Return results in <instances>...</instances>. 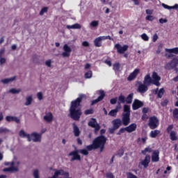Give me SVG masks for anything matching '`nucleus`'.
Returning a JSON list of instances; mask_svg holds the SVG:
<instances>
[{
    "label": "nucleus",
    "mask_w": 178,
    "mask_h": 178,
    "mask_svg": "<svg viewBox=\"0 0 178 178\" xmlns=\"http://www.w3.org/2000/svg\"><path fill=\"white\" fill-rule=\"evenodd\" d=\"M104 63H106V65H108V66H112V62H111V60H104Z\"/></svg>",
    "instance_id": "nucleus-60"
},
{
    "label": "nucleus",
    "mask_w": 178,
    "mask_h": 178,
    "mask_svg": "<svg viewBox=\"0 0 178 178\" xmlns=\"http://www.w3.org/2000/svg\"><path fill=\"white\" fill-rule=\"evenodd\" d=\"M73 129H74V134L75 137H79V136H80V129H79V127H77V125L74 124Z\"/></svg>",
    "instance_id": "nucleus-32"
},
{
    "label": "nucleus",
    "mask_w": 178,
    "mask_h": 178,
    "mask_svg": "<svg viewBox=\"0 0 178 178\" xmlns=\"http://www.w3.org/2000/svg\"><path fill=\"white\" fill-rule=\"evenodd\" d=\"M162 134H161V131L156 129L154 131H152L149 134V136L151 138H156L158 136H161Z\"/></svg>",
    "instance_id": "nucleus-28"
},
{
    "label": "nucleus",
    "mask_w": 178,
    "mask_h": 178,
    "mask_svg": "<svg viewBox=\"0 0 178 178\" xmlns=\"http://www.w3.org/2000/svg\"><path fill=\"white\" fill-rule=\"evenodd\" d=\"M43 119L47 123H51L54 120V115L51 113H47L43 117Z\"/></svg>",
    "instance_id": "nucleus-20"
},
{
    "label": "nucleus",
    "mask_w": 178,
    "mask_h": 178,
    "mask_svg": "<svg viewBox=\"0 0 178 178\" xmlns=\"http://www.w3.org/2000/svg\"><path fill=\"white\" fill-rule=\"evenodd\" d=\"M152 84H154V86H156V87H159V86H161V76H159V75H158V73L154 72L152 73Z\"/></svg>",
    "instance_id": "nucleus-10"
},
{
    "label": "nucleus",
    "mask_w": 178,
    "mask_h": 178,
    "mask_svg": "<svg viewBox=\"0 0 178 178\" xmlns=\"http://www.w3.org/2000/svg\"><path fill=\"white\" fill-rule=\"evenodd\" d=\"M154 19L155 17H154L153 15H147L145 17V20H148L149 22H154Z\"/></svg>",
    "instance_id": "nucleus-46"
},
{
    "label": "nucleus",
    "mask_w": 178,
    "mask_h": 178,
    "mask_svg": "<svg viewBox=\"0 0 178 178\" xmlns=\"http://www.w3.org/2000/svg\"><path fill=\"white\" fill-rule=\"evenodd\" d=\"M168 52H171V54H175V55H178V47L172 48V49H169Z\"/></svg>",
    "instance_id": "nucleus-39"
},
{
    "label": "nucleus",
    "mask_w": 178,
    "mask_h": 178,
    "mask_svg": "<svg viewBox=\"0 0 178 178\" xmlns=\"http://www.w3.org/2000/svg\"><path fill=\"white\" fill-rule=\"evenodd\" d=\"M143 83L147 86H149L150 84H152V78H151V75L149 74H147L145 76Z\"/></svg>",
    "instance_id": "nucleus-21"
},
{
    "label": "nucleus",
    "mask_w": 178,
    "mask_h": 178,
    "mask_svg": "<svg viewBox=\"0 0 178 178\" xmlns=\"http://www.w3.org/2000/svg\"><path fill=\"white\" fill-rule=\"evenodd\" d=\"M126 102V97L124 95H121L118 97V104H119L118 106H120V104H124Z\"/></svg>",
    "instance_id": "nucleus-34"
},
{
    "label": "nucleus",
    "mask_w": 178,
    "mask_h": 178,
    "mask_svg": "<svg viewBox=\"0 0 178 178\" xmlns=\"http://www.w3.org/2000/svg\"><path fill=\"white\" fill-rule=\"evenodd\" d=\"M136 129H137V124L133 123V124H131L129 126L125 127V131H127V133H133V131H136Z\"/></svg>",
    "instance_id": "nucleus-18"
},
{
    "label": "nucleus",
    "mask_w": 178,
    "mask_h": 178,
    "mask_svg": "<svg viewBox=\"0 0 178 178\" xmlns=\"http://www.w3.org/2000/svg\"><path fill=\"white\" fill-rule=\"evenodd\" d=\"M173 116L175 119H178V108H175L173 111Z\"/></svg>",
    "instance_id": "nucleus-50"
},
{
    "label": "nucleus",
    "mask_w": 178,
    "mask_h": 178,
    "mask_svg": "<svg viewBox=\"0 0 178 178\" xmlns=\"http://www.w3.org/2000/svg\"><path fill=\"white\" fill-rule=\"evenodd\" d=\"M127 178H138L137 176L134 175L131 172H127Z\"/></svg>",
    "instance_id": "nucleus-48"
},
{
    "label": "nucleus",
    "mask_w": 178,
    "mask_h": 178,
    "mask_svg": "<svg viewBox=\"0 0 178 178\" xmlns=\"http://www.w3.org/2000/svg\"><path fill=\"white\" fill-rule=\"evenodd\" d=\"M106 143V138L104 136H100L93 140L92 145L86 146V148L88 151H92V149H98V148H100V151L102 152Z\"/></svg>",
    "instance_id": "nucleus-2"
},
{
    "label": "nucleus",
    "mask_w": 178,
    "mask_h": 178,
    "mask_svg": "<svg viewBox=\"0 0 178 178\" xmlns=\"http://www.w3.org/2000/svg\"><path fill=\"white\" fill-rule=\"evenodd\" d=\"M22 91L21 89L12 88L9 90L11 94H19Z\"/></svg>",
    "instance_id": "nucleus-40"
},
{
    "label": "nucleus",
    "mask_w": 178,
    "mask_h": 178,
    "mask_svg": "<svg viewBox=\"0 0 178 178\" xmlns=\"http://www.w3.org/2000/svg\"><path fill=\"white\" fill-rule=\"evenodd\" d=\"M140 73L139 69H135L133 72H131L129 76L127 77L128 81H133L138 76V74Z\"/></svg>",
    "instance_id": "nucleus-13"
},
{
    "label": "nucleus",
    "mask_w": 178,
    "mask_h": 178,
    "mask_svg": "<svg viewBox=\"0 0 178 178\" xmlns=\"http://www.w3.org/2000/svg\"><path fill=\"white\" fill-rule=\"evenodd\" d=\"M152 151V149L151 148L146 147L144 150L142 151V154L145 155V154H147V152H151Z\"/></svg>",
    "instance_id": "nucleus-49"
},
{
    "label": "nucleus",
    "mask_w": 178,
    "mask_h": 178,
    "mask_svg": "<svg viewBox=\"0 0 178 178\" xmlns=\"http://www.w3.org/2000/svg\"><path fill=\"white\" fill-rule=\"evenodd\" d=\"M162 6H163V8H164V9H168L169 10H170V9H177L178 8V4H175L173 6H170L165 3H162Z\"/></svg>",
    "instance_id": "nucleus-33"
},
{
    "label": "nucleus",
    "mask_w": 178,
    "mask_h": 178,
    "mask_svg": "<svg viewBox=\"0 0 178 178\" xmlns=\"http://www.w3.org/2000/svg\"><path fill=\"white\" fill-rule=\"evenodd\" d=\"M37 97H38V99H39V101H41L43 98L42 92H38Z\"/></svg>",
    "instance_id": "nucleus-54"
},
{
    "label": "nucleus",
    "mask_w": 178,
    "mask_h": 178,
    "mask_svg": "<svg viewBox=\"0 0 178 178\" xmlns=\"http://www.w3.org/2000/svg\"><path fill=\"white\" fill-rule=\"evenodd\" d=\"M33 175L34 178H40V172L38 170H34Z\"/></svg>",
    "instance_id": "nucleus-44"
},
{
    "label": "nucleus",
    "mask_w": 178,
    "mask_h": 178,
    "mask_svg": "<svg viewBox=\"0 0 178 178\" xmlns=\"http://www.w3.org/2000/svg\"><path fill=\"white\" fill-rule=\"evenodd\" d=\"M52 63V61L51 60H48L45 62V65L46 66H47L48 67H51V65Z\"/></svg>",
    "instance_id": "nucleus-56"
},
{
    "label": "nucleus",
    "mask_w": 178,
    "mask_h": 178,
    "mask_svg": "<svg viewBox=\"0 0 178 178\" xmlns=\"http://www.w3.org/2000/svg\"><path fill=\"white\" fill-rule=\"evenodd\" d=\"M140 37L144 41H148L149 40V37L146 33H143Z\"/></svg>",
    "instance_id": "nucleus-47"
},
{
    "label": "nucleus",
    "mask_w": 178,
    "mask_h": 178,
    "mask_svg": "<svg viewBox=\"0 0 178 178\" xmlns=\"http://www.w3.org/2000/svg\"><path fill=\"white\" fill-rule=\"evenodd\" d=\"M88 126L95 129V133L99 131V130L101 129V126H99V124L97 122V120L95 118H92L90 120V121L88 122Z\"/></svg>",
    "instance_id": "nucleus-11"
},
{
    "label": "nucleus",
    "mask_w": 178,
    "mask_h": 178,
    "mask_svg": "<svg viewBox=\"0 0 178 178\" xmlns=\"http://www.w3.org/2000/svg\"><path fill=\"white\" fill-rule=\"evenodd\" d=\"M159 22L161 24H163V23H168V19H164L163 18H161L159 19Z\"/></svg>",
    "instance_id": "nucleus-58"
},
{
    "label": "nucleus",
    "mask_w": 178,
    "mask_h": 178,
    "mask_svg": "<svg viewBox=\"0 0 178 178\" xmlns=\"http://www.w3.org/2000/svg\"><path fill=\"white\" fill-rule=\"evenodd\" d=\"M79 152H80V154H82V155H88V149H82L79 150Z\"/></svg>",
    "instance_id": "nucleus-43"
},
{
    "label": "nucleus",
    "mask_w": 178,
    "mask_h": 178,
    "mask_svg": "<svg viewBox=\"0 0 178 178\" xmlns=\"http://www.w3.org/2000/svg\"><path fill=\"white\" fill-rule=\"evenodd\" d=\"M168 99H165L163 102H161L162 106H166L168 105Z\"/></svg>",
    "instance_id": "nucleus-62"
},
{
    "label": "nucleus",
    "mask_w": 178,
    "mask_h": 178,
    "mask_svg": "<svg viewBox=\"0 0 178 178\" xmlns=\"http://www.w3.org/2000/svg\"><path fill=\"white\" fill-rule=\"evenodd\" d=\"M19 137H22V138H27L28 141H31V138H30V134L26 133L24 130H21L19 131Z\"/></svg>",
    "instance_id": "nucleus-26"
},
{
    "label": "nucleus",
    "mask_w": 178,
    "mask_h": 178,
    "mask_svg": "<svg viewBox=\"0 0 178 178\" xmlns=\"http://www.w3.org/2000/svg\"><path fill=\"white\" fill-rule=\"evenodd\" d=\"M4 165H6V166H9V165H10L11 166L10 168H4L3 172H19L20 161H17V159L15 157L12 163L6 162Z\"/></svg>",
    "instance_id": "nucleus-3"
},
{
    "label": "nucleus",
    "mask_w": 178,
    "mask_h": 178,
    "mask_svg": "<svg viewBox=\"0 0 178 178\" xmlns=\"http://www.w3.org/2000/svg\"><path fill=\"white\" fill-rule=\"evenodd\" d=\"M152 162H159V150H155L152 156Z\"/></svg>",
    "instance_id": "nucleus-22"
},
{
    "label": "nucleus",
    "mask_w": 178,
    "mask_h": 178,
    "mask_svg": "<svg viewBox=\"0 0 178 178\" xmlns=\"http://www.w3.org/2000/svg\"><path fill=\"white\" fill-rule=\"evenodd\" d=\"M91 77H92V71H91V70L88 71L85 74V79H91Z\"/></svg>",
    "instance_id": "nucleus-42"
},
{
    "label": "nucleus",
    "mask_w": 178,
    "mask_h": 178,
    "mask_svg": "<svg viewBox=\"0 0 178 178\" xmlns=\"http://www.w3.org/2000/svg\"><path fill=\"white\" fill-rule=\"evenodd\" d=\"M7 122H15V123H20V120L17 117L7 116L6 118Z\"/></svg>",
    "instance_id": "nucleus-29"
},
{
    "label": "nucleus",
    "mask_w": 178,
    "mask_h": 178,
    "mask_svg": "<svg viewBox=\"0 0 178 178\" xmlns=\"http://www.w3.org/2000/svg\"><path fill=\"white\" fill-rule=\"evenodd\" d=\"M148 126L149 129L154 130L159 126V120L155 116L150 117L149 119Z\"/></svg>",
    "instance_id": "nucleus-5"
},
{
    "label": "nucleus",
    "mask_w": 178,
    "mask_h": 178,
    "mask_svg": "<svg viewBox=\"0 0 178 178\" xmlns=\"http://www.w3.org/2000/svg\"><path fill=\"white\" fill-rule=\"evenodd\" d=\"M5 55V49H0V58H2Z\"/></svg>",
    "instance_id": "nucleus-57"
},
{
    "label": "nucleus",
    "mask_w": 178,
    "mask_h": 178,
    "mask_svg": "<svg viewBox=\"0 0 178 178\" xmlns=\"http://www.w3.org/2000/svg\"><path fill=\"white\" fill-rule=\"evenodd\" d=\"M113 127L115 129H119L120 126H122V120L120 119H115L113 120Z\"/></svg>",
    "instance_id": "nucleus-27"
},
{
    "label": "nucleus",
    "mask_w": 178,
    "mask_h": 178,
    "mask_svg": "<svg viewBox=\"0 0 178 178\" xmlns=\"http://www.w3.org/2000/svg\"><path fill=\"white\" fill-rule=\"evenodd\" d=\"M122 123L124 126H127L130 123V106H124V113L122 115Z\"/></svg>",
    "instance_id": "nucleus-4"
},
{
    "label": "nucleus",
    "mask_w": 178,
    "mask_h": 178,
    "mask_svg": "<svg viewBox=\"0 0 178 178\" xmlns=\"http://www.w3.org/2000/svg\"><path fill=\"white\" fill-rule=\"evenodd\" d=\"M15 80H16V76H13L11 78L2 79L1 83H3V84H9V83H13V81H15Z\"/></svg>",
    "instance_id": "nucleus-30"
},
{
    "label": "nucleus",
    "mask_w": 178,
    "mask_h": 178,
    "mask_svg": "<svg viewBox=\"0 0 178 178\" xmlns=\"http://www.w3.org/2000/svg\"><path fill=\"white\" fill-rule=\"evenodd\" d=\"M149 162H151V156H149V155H147L145 159L140 161V165L144 166V168H148Z\"/></svg>",
    "instance_id": "nucleus-17"
},
{
    "label": "nucleus",
    "mask_w": 178,
    "mask_h": 178,
    "mask_svg": "<svg viewBox=\"0 0 178 178\" xmlns=\"http://www.w3.org/2000/svg\"><path fill=\"white\" fill-rule=\"evenodd\" d=\"M178 65V57H175L174 58H172V60L168 63L165 66V68L167 69V70H170L172 69H175V67H176V66H177Z\"/></svg>",
    "instance_id": "nucleus-7"
},
{
    "label": "nucleus",
    "mask_w": 178,
    "mask_h": 178,
    "mask_svg": "<svg viewBox=\"0 0 178 178\" xmlns=\"http://www.w3.org/2000/svg\"><path fill=\"white\" fill-rule=\"evenodd\" d=\"M114 48L117 49L118 54H124L129 49V45L124 44L122 46L120 44H115Z\"/></svg>",
    "instance_id": "nucleus-8"
},
{
    "label": "nucleus",
    "mask_w": 178,
    "mask_h": 178,
    "mask_svg": "<svg viewBox=\"0 0 178 178\" xmlns=\"http://www.w3.org/2000/svg\"><path fill=\"white\" fill-rule=\"evenodd\" d=\"M4 63H6V58L0 57V66H2Z\"/></svg>",
    "instance_id": "nucleus-51"
},
{
    "label": "nucleus",
    "mask_w": 178,
    "mask_h": 178,
    "mask_svg": "<svg viewBox=\"0 0 178 178\" xmlns=\"http://www.w3.org/2000/svg\"><path fill=\"white\" fill-rule=\"evenodd\" d=\"M94 113V110L92 109H88L85 111V115H92Z\"/></svg>",
    "instance_id": "nucleus-52"
},
{
    "label": "nucleus",
    "mask_w": 178,
    "mask_h": 178,
    "mask_svg": "<svg viewBox=\"0 0 178 178\" xmlns=\"http://www.w3.org/2000/svg\"><path fill=\"white\" fill-rule=\"evenodd\" d=\"M134 95V94L131 93L127 96V99H125L126 104H131V102H133Z\"/></svg>",
    "instance_id": "nucleus-35"
},
{
    "label": "nucleus",
    "mask_w": 178,
    "mask_h": 178,
    "mask_svg": "<svg viewBox=\"0 0 178 178\" xmlns=\"http://www.w3.org/2000/svg\"><path fill=\"white\" fill-rule=\"evenodd\" d=\"M170 139L172 140V141H175L176 140H177V136H176V132L175 131H171L170 134Z\"/></svg>",
    "instance_id": "nucleus-37"
},
{
    "label": "nucleus",
    "mask_w": 178,
    "mask_h": 178,
    "mask_svg": "<svg viewBox=\"0 0 178 178\" xmlns=\"http://www.w3.org/2000/svg\"><path fill=\"white\" fill-rule=\"evenodd\" d=\"M30 138L31 141H33V143H41L42 136L37 132H33L30 134Z\"/></svg>",
    "instance_id": "nucleus-9"
},
{
    "label": "nucleus",
    "mask_w": 178,
    "mask_h": 178,
    "mask_svg": "<svg viewBox=\"0 0 178 178\" xmlns=\"http://www.w3.org/2000/svg\"><path fill=\"white\" fill-rule=\"evenodd\" d=\"M106 177L107 178H113V175H112V173H107Z\"/></svg>",
    "instance_id": "nucleus-64"
},
{
    "label": "nucleus",
    "mask_w": 178,
    "mask_h": 178,
    "mask_svg": "<svg viewBox=\"0 0 178 178\" xmlns=\"http://www.w3.org/2000/svg\"><path fill=\"white\" fill-rule=\"evenodd\" d=\"M33 104V95H29L25 98V102L24 105L25 106H30Z\"/></svg>",
    "instance_id": "nucleus-24"
},
{
    "label": "nucleus",
    "mask_w": 178,
    "mask_h": 178,
    "mask_svg": "<svg viewBox=\"0 0 178 178\" xmlns=\"http://www.w3.org/2000/svg\"><path fill=\"white\" fill-rule=\"evenodd\" d=\"M99 92L100 95L98 97V98L92 102V105L97 104V102L102 101L104 98H105V92H104V90H99Z\"/></svg>",
    "instance_id": "nucleus-15"
},
{
    "label": "nucleus",
    "mask_w": 178,
    "mask_h": 178,
    "mask_svg": "<svg viewBox=\"0 0 178 178\" xmlns=\"http://www.w3.org/2000/svg\"><path fill=\"white\" fill-rule=\"evenodd\" d=\"M113 69L115 70V72H119V69H120V64H119V63L113 64Z\"/></svg>",
    "instance_id": "nucleus-41"
},
{
    "label": "nucleus",
    "mask_w": 178,
    "mask_h": 178,
    "mask_svg": "<svg viewBox=\"0 0 178 178\" xmlns=\"http://www.w3.org/2000/svg\"><path fill=\"white\" fill-rule=\"evenodd\" d=\"M83 47H90V43L87 41H84L82 42Z\"/></svg>",
    "instance_id": "nucleus-59"
},
{
    "label": "nucleus",
    "mask_w": 178,
    "mask_h": 178,
    "mask_svg": "<svg viewBox=\"0 0 178 178\" xmlns=\"http://www.w3.org/2000/svg\"><path fill=\"white\" fill-rule=\"evenodd\" d=\"M66 29H67L68 30H80V29H81V25L77 23L73 25H67Z\"/></svg>",
    "instance_id": "nucleus-23"
},
{
    "label": "nucleus",
    "mask_w": 178,
    "mask_h": 178,
    "mask_svg": "<svg viewBox=\"0 0 178 178\" xmlns=\"http://www.w3.org/2000/svg\"><path fill=\"white\" fill-rule=\"evenodd\" d=\"M169 49H165V58H167V59H170V58H173V54L172 52H169Z\"/></svg>",
    "instance_id": "nucleus-36"
},
{
    "label": "nucleus",
    "mask_w": 178,
    "mask_h": 178,
    "mask_svg": "<svg viewBox=\"0 0 178 178\" xmlns=\"http://www.w3.org/2000/svg\"><path fill=\"white\" fill-rule=\"evenodd\" d=\"M146 13L147 14V16L152 15V13H154V10L147 9Z\"/></svg>",
    "instance_id": "nucleus-55"
},
{
    "label": "nucleus",
    "mask_w": 178,
    "mask_h": 178,
    "mask_svg": "<svg viewBox=\"0 0 178 178\" xmlns=\"http://www.w3.org/2000/svg\"><path fill=\"white\" fill-rule=\"evenodd\" d=\"M158 40V35L154 34L153 35V42H156V41Z\"/></svg>",
    "instance_id": "nucleus-63"
},
{
    "label": "nucleus",
    "mask_w": 178,
    "mask_h": 178,
    "mask_svg": "<svg viewBox=\"0 0 178 178\" xmlns=\"http://www.w3.org/2000/svg\"><path fill=\"white\" fill-rule=\"evenodd\" d=\"M121 108H122V106H118L115 109L111 110L108 113L109 116H116L118 112H119V109H121Z\"/></svg>",
    "instance_id": "nucleus-31"
},
{
    "label": "nucleus",
    "mask_w": 178,
    "mask_h": 178,
    "mask_svg": "<svg viewBox=\"0 0 178 178\" xmlns=\"http://www.w3.org/2000/svg\"><path fill=\"white\" fill-rule=\"evenodd\" d=\"M102 41H104L103 36H99L95 38L94 40L95 47H102Z\"/></svg>",
    "instance_id": "nucleus-19"
},
{
    "label": "nucleus",
    "mask_w": 178,
    "mask_h": 178,
    "mask_svg": "<svg viewBox=\"0 0 178 178\" xmlns=\"http://www.w3.org/2000/svg\"><path fill=\"white\" fill-rule=\"evenodd\" d=\"M48 12V7H44L40 12V16H42L44 13H47Z\"/></svg>",
    "instance_id": "nucleus-45"
},
{
    "label": "nucleus",
    "mask_w": 178,
    "mask_h": 178,
    "mask_svg": "<svg viewBox=\"0 0 178 178\" xmlns=\"http://www.w3.org/2000/svg\"><path fill=\"white\" fill-rule=\"evenodd\" d=\"M79 150H75L69 154L70 156H72L71 161H80L81 157L80 154H79Z\"/></svg>",
    "instance_id": "nucleus-14"
},
{
    "label": "nucleus",
    "mask_w": 178,
    "mask_h": 178,
    "mask_svg": "<svg viewBox=\"0 0 178 178\" xmlns=\"http://www.w3.org/2000/svg\"><path fill=\"white\" fill-rule=\"evenodd\" d=\"M99 25V21H97V20L92 21V22L90 23V27H98Z\"/></svg>",
    "instance_id": "nucleus-38"
},
{
    "label": "nucleus",
    "mask_w": 178,
    "mask_h": 178,
    "mask_svg": "<svg viewBox=\"0 0 178 178\" xmlns=\"http://www.w3.org/2000/svg\"><path fill=\"white\" fill-rule=\"evenodd\" d=\"M63 52L61 56L63 58H69L70 56V54H72V47L69 46L67 44L63 45Z\"/></svg>",
    "instance_id": "nucleus-6"
},
{
    "label": "nucleus",
    "mask_w": 178,
    "mask_h": 178,
    "mask_svg": "<svg viewBox=\"0 0 178 178\" xmlns=\"http://www.w3.org/2000/svg\"><path fill=\"white\" fill-rule=\"evenodd\" d=\"M144 106V103H143V102L138 99H135L132 104V109L134 111H137V109H140V108H142V106Z\"/></svg>",
    "instance_id": "nucleus-12"
},
{
    "label": "nucleus",
    "mask_w": 178,
    "mask_h": 178,
    "mask_svg": "<svg viewBox=\"0 0 178 178\" xmlns=\"http://www.w3.org/2000/svg\"><path fill=\"white\" fill-rule=\"evenodd\" d=\"M103 40H104V41H105V40H111L113 41V38H111V36H109V35L103 36Z\"/></svg>",
    "instance_id": "nucleus-61"
},
{
    "label": "nucleus",
    "mask_w": 178,
    "mask_h": 178,
    "mask_svg": "<svg viewBox=\"0 0 178 178\" xmlns=\"http://www.w3.org/2000/svg\"><path fill=\"white\" fill-rule=\"evenodd\" d=\"M116 102H118V98H113L110 100V104H111V105H115V104H116Z\"/></svg>",
    "instance_id": "nucleus-53"
},
{
    "label": "nucleus",
    "mask_w": 178,
    "mask_h": 178,
    "mask_svg": "<svg viewBox=\"0 0 178 178\" xmlns=\"http://www.w3.org/2000/svg\"><path fill=\"white\" fill-rule=\"evenodd\" d=\"M138 91L140 94H145L148 91V86L145 85V83H140L138 87Z\"/></svg>",
    "instance_id": "nucleus-16"
},
{
    "label": "nucleus",
    "mask_w": 178,
    "mask_h": 178,
    "mask_svg": "<svg viewBox=\"0 0 178 178\" xmlns=\"http://www.w3.org/2000/svg\"><path fill=\"white\" fill-rule=\"evenodd\" d=\"M83 98H84V95H80L79 97L71 102L70 115L74 120H80V118L83 115L81 107H80V102Z\"/></svg>",
    "instance_id": "nucleus-1"
},
{
    "label": "nucleus",
    "mask_w": 178,
    "mask_h": 178,
    "mask_svg": "<svg viewBox=\"0 0 178 178\" xmlns=\"http://www.w3.org/2000/svg\"><path fill=\"white\" fill-rule=\"evenodd\" d=\"M154 94H157L158 98H162L163 97V94H165V89L161 88L158 91V88L153 90Z\"/></svg>",
    "instance_id": "nucleus-25"
}]
</instances>
